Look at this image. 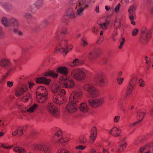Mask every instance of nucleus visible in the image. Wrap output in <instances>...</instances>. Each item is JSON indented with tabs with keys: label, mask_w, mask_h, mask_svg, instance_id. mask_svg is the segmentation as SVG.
Returning a JSON list of instances; mask_svg holds the SVG:
<instances>
[{
	"label": "nucleus",
	"mask_w": 153,
	"mask_h": 153,
	"mask_svg": "<svg viewBox=\"0 0 153 153\" xmlns=\"http://www.w3.org/2000/svg\"><path fill=\"white\" fill-rule=\"evenodd\" d=\"M86 71L83 68H79L72 70L70 76L61 77L59 84L61 86L69 88H72L75 86V82L71 78L79 82L84 80L86 76Z\"/></svg>",
	"instance_id": "1"
},
{
	"label": "nucleus",
	"mask_w": 153,
	"mask_h": 153,
	"mask_svg": "<svg viewBox=\"0 0 153 153\" xmlns=\"http://www.w3.org/2000/svg\"><path fill=\"white\" fill-rule=\"evenodd\" d=\"M52 91L54 94L53 95V101L56 104L60 105L65 102V95L66 92L64 89H62L59 85L54 84L51 88Z\"/></svg>",
	"instance_id": "2"
},
{
	"label": "nucleus",
	"mask_w": 153,
	"mask_h": 153,
	"mask_svg": "<svg viewBox=\"0 0 153 153\" xmlns=\"http://www.w3.org/2000/svg\"><path fill=\"white\" fill-rule=\"evenodd\" d=\"M69 4L74 5L77 9L76 15L80 16L83 15L84 10L88 7L86 0H71Z\"/></svg>",
	"instance_id": "3"
},
{
	"label": "nucleus",
	"mask_w": 153,
	"mask_h": 153,
	"mask_svg": "<svg viewBox=\"0 0 153 153\" xmlns=\"http://www.w3.org/2000/svg\"><path fill=\"white\" fill-rule=\"evenodd\" d=\"M130 80L129 82L128 90V94L131 93L133 89L135 87L138 80L140 87H143L145 85L144 81L142 79H138V76L137 75L132 74L130 75Z\"/></svg>",
	"instance_id": "4"
},
{
	"label": "nucleus",
	"mask_w": 153,
	"mask_h": 153,
	"mask_svg": "<svg viewBox=\"0 0 153 153\" xmlns=\"http://www.w3.org/2000/svg\"><path fill=\"white\" fill-rule=\"evenodd\" d=\"M48 92L44 87L40 86L38 88L36 93V100L39 103H42L47 100Z\"/></svg>",
	"instance_id": "5"
},
{
	"label": "nucleus",
	"mask_w": 153,
	"mask_h": 153,
	"mask_svg": "<svg viewBox=\"0 0 153 153\" xmlns=\"http://www.w3.org/2000/svg\"><path fill=\"white\" fill-rule=\"evenodd\" d=\"M67 43L66 40H62L59 42L58 46L56 48V51L59 52L64 53L65 55L73 48L72 45H70L68 47H67Z\"/></svg>",
	"instance_id": "6"
},
{
	"label": "nucleus",
	"mask_w": 153,
	"mask_h": 153,
	"mask_svg": "<svg viewBox=\"0 0 153 153\" xmlns=\"http://www.w3.org/2000/svg\"><path fill=\"white\" fill-rule=\"evenodd\" d=\"M83 88L89 92L90 96L92 98H96L99 96L98 91L94 86L89 84H85L83 86Z\"/></svg>",
	"instance_id": "7"
},
{
	"label": "nucleus",
	"mask_w": 153,
	"mask_h": 153,
	"mask_svg": "<svg viewBox=\"0 0 153 153\" xmlns=\"http://www.w3.org/2000/svg\"><path fill=\"white\" fill-rule=\"evenodd\" d=\"M52 146L50 144H36L34 146V148L36 150L42 151L45 153H51L52 151Z\"/></svg>",
	"instance_id": "8"
},
{
	"label": "nucleus",
	"mask_w": 153,
	"mask_h": 153,
	"mask_svg": "<svg viewBox=\"0 0 153 153\" xmlns=\"http://www.w3.org/2000/svg\"><path fill=\"white\" fill-rule=\"evenodd\" d=\"M47 109L51 114L55 117H58L60 115L58 109L52 103H49L47 106Z\"/></svg>",
	"instance_id": "9"
},
{
	"label": "nucleus",
	"mask_w": 153,
	"mask_h": 153,
	"mask_svg": "<svg viewBox=\"0 0 153 153\" xmlns=\"http://www.w3.org/2000/svg\"><path fill=\"white\" fill-rule=\"evenodd\" d=\"M104 101V98L101 97L94 100H88V103L91 106L96 108L102 105Z\"/></svg>",
	"instance_id": "10"
},
{
	"label": "nucleus",
	"mask_w": 153,
	"mask_h": 153,
	"mask_svg": "<svg viewBox=\"0 0 153 153\" xmlns=\"http://www.w3.org/2000/svg\"><path fill=\"white\" fill-rule=\"evenodd\" d=\"M146 113V111H143L142 110H140L138 111L137 116V121L134 123L129 124L128 125L129 128L130 129L132 128L136 125L141 122L144 118Z\"/></svg>",
	"instance_id": "11"
},
{
	"label": "nucleus",
	"mask_w": 153,
	"mask_h": 153,
	"mask_svg": "<svg viewBox=\"0 0 153 153\" xmlns=\"http://www.w3.org/2000/svg\"><path fill=\"white\" fill-rule=\"evenodd\" d=\"M54 138L55 139L58 138V141L61 143H65L70 140V139L68 137H66L65 135H62V133L59 129H57V131L55 134Z\"/></svg>",
	"instance_id": "12"
},
{
	"label": "nucleus",
	"mask_w": 153,
	"mask_h": 153,
	"mask_svg": "<svg viewBox=\"0 0 153 153\" xmlns=\"http://www.w3.org/2000/svg\"><path fill=\"white\" fill-rule=\"evenodd\" d=\"M82 95V93L81 92L73 91L70 96V101L77 103L80 100Z\"/></svg>",
	"instance_id": "13"
},
{
	"label": "nucleus",
	"mask_w": 153,
	"mask_h": 153,
	"mask_svg": "<svg viewBox=\"0 0 153 153\" xmlns=\"http://www.w3.org/2000/svg\"><path fill=\"white\" fill-rule=\"evenodd\" d=\"M142 36L140 39V42L145 44L148 41L151 36V34L149 30L145 28H143L141 30Z\"/></svg>",
	"instance_id": "14"
},
{
	"label": "nucleus",
	"mask_w": 153,
	"mask_h": 153,
	"mask_svg": "<svg viewBox=\"0 0 153 153\" xmlns=\"http://www.w3.org/2000/svg\"><path fill=\"white\" fill-rule=\"evenodd\" d=\"M76 15L74 13V11L71 8H68L66 14L64 15L63 17L62 22H65L69 18H74L75 17Z\"/></svg>",
	"instance_id": "15"
},
{
	"label": "nucleus",
	"mask_w": 153,
	"mask_h": 153,
	"mask_svg": "<svg viewBox=\"0 0 153 153\" xmlns=\"http://www.w3.org/2000/svg\"><path fill=\"white\" fill-rule=\"evenodd\" d=\"M77 103L70 101L66 106L65 108L67 111L70 113H73L76 112L77 109Z\"/></svg>",
	"instance_id": "16"
},
{
	"label": "nucleus",
	"mask_w": 153,
	"mask_h": 153,
	"mask_svg": "<svg viewBox=\"0 0 153 153\" xmlns=\"http://www.w3.org/2000/svg\"><path fill=\"white\" fill-rule=\"evenodd\" d=\"M94 79L96 83L101 86H102L105 83L104 75L101 72L97 73L94 76Z\"/></svg>",
	"instance_id": "17"
},
{
	"label": "nucleus",
	"mask_w": 153,
	"mask_h": 153,
	"mask_svg": "<svg viewBox=\"0 0 153 153\" xmlns=\"http://www.w3.org/2000/svg\"><path fill=\"white\" fill-rule=\"evenodd\" d=\"M19 26V22L17 20L13 18L9 19L8 29L9 30H13L15 29L18 28Z\"/></svg>",
	"instance_id": "18"
},
{
	"label": "nucleus",
	"mask_w": 153,
	"mask_h": 153,
	"mask_svg": "<svg viewBox=\"0 0 153 153\" xmlns=\"http://www.w3.org/2000/svg\"><path fill=\"white\" fill-rule=\"evenodd\" d=\"M99 50L98 48H95L92 51L89 52L88 55V58L91 61H92L95 58H97L100 56Z\"/></svg>",
	"instance_id": "19"
},
{
	"label": "nucleus",
	"mask_w": 153,
	"mask_h": 153,
	"mask_svg": "<svg viewBox=\"0 0 153 153\" xmlns=\"http://www.w3.org/2000/svg\"><path fill=\"white\" fill-rule=\"evenodd\" d=\"M43 4L42 0H37L34 4L30 6L31 11L32 12H35Z\"/></svg>",
	"instance_id": "20"
},
{
	"label": "nucleus",
	"mask_w": 153,
	"mask_h": 153,
	"mask_svg": "<svg viewBox=\"0 0 153 153\" xmlns=\"http://www.w3.org/2000/svg\"><path fill=\"white\" fill-rule=\"evenodd\" d=\"M38 105L36 104H34L29 108L27 109L21 110L20 111L24 115H26V113L29 114L32 113L36 110L38 108Z\"/></svg>",
	"instance_id": "21"
},
{
	"label": "nucleus",
	"mask_w": 153,
	"mask_h": 153,
	"mask_svg": "<svg viewBox=\"0 0 153 153\" xmlns=\"http://www.w3.org/2000/svg\"><path fill=\"white\" fill-rule=\"evenodd\" d=\"M28 89L27 85L25 84L18 88L16 91V95L17 96L21 95L23 93L26 92Z\"/></svg>",
	"instance_id": "22"
},
{
	"label": "nucleus",
	"mask_w": 153,
	"mask_h": 153,
	"mask_svg": "<svg viewBox=\"0 0 153 153\" xmlns=\"http://www.w3.org/2000/svg\"><path fill=\"white\" fill-rule=\"evenodd\" d=\"M56 72L61 74L63 75L61 77H65V76H68L67 75L68 73V70L66 67H60L58 68Z\"/></svg>",
	"instance_id": "23"
},
{
	"label": "nucleus",
	"mask_w": 153,
	"mask_h": 153,
	"mask_svg": "<svg viewBox=\"0 0 153 153\" xmlns=\"http://www.w3.org/2000/svg\"><path fill=\"white\" fill-rule=\"evenodd\" d=\"M22 59L21 58L13 59V62L14 65L12 67V68L10 69H9L8 72H10L13 70H15L17 67H19V68L20 69L19 65Z\"/></svg>",
	"instance_id": "24"
},
{
	"label": "nucleus",
	"mask_w": 153,
	"mask_h": 153,
	"mask_svg": "<svg viewBox=\"0 0 153 153\" xmlns=\"http://www.w3.org/2000/svg\"><path fill=\"white\" fill-rule=\"evenodd\" d=\"M11 65V62L5 58H3L0 60V66L5 68L10 67Z\"/></svg>",
	"instance_id": "25"
},
{
	"label": "nucleus",
	"mask_w": 153,
	"mask_h": 153,
	"mask_svg": "<svg viewBox=\"0 0 153 153\" xmlns=\"http://www.w3.org/2000/svg\"><path fill=\"white\" fill-rule=\"evenodd\" d=\"M121 130L119 128L116 127H114L109 131V132L111 135L115 137H119L120 136V132Z\"/></svg>",
	"instance_id": "26"
},
{
	"label": "nucleus",
	"mask_w": 153,
	"mask_h": 153,
	"mask_svg": "<svg viewBox=\"0 0 153 153\" xmlns=\"http://www.w3.org/2000/svg\"><path fill=\"white\" fill-rule=\"evenodd\" d=\"M23 130L22 127H19L13 130L12 134L13 136H16L18 134L19 136H20L23 134Z\"/></svg>",
	"instance_id": "27"
},
{
	"label": "nucleus",
	"mask_w": 153,
	"mask_h": 153,
	"mask_svg": "<svg viewBox=\"0 0 153 153\" xmlns=\"http://www.w3.org/2000/svg\"><path fill=\"white\" fill-rule=\"evenodd\" d=\"M36 81L37 83H44L47 85L50 83L51 80L50 79H47L45 77H42L36 78Z\"/></svg>",
	"instance_id": "28"
},
{
	"label": "nucleus",
	"mask_w": 153,
	"mask_h": 153,
	"mask_svg": "<svg viewBox=\"0 0 153 153\" xmlns=\"http://www.w3.org/2000/svg\"><path fill=\"white\" fill-rule=\"evenodd\" d=\"M97 129L95 127L93 128L91 130L90 136V143H93L96 139L97 136Z\"/></svg>",
	"instance_id": "29"
},
{
	"label": "nucleus",
	"mask_w": 153,
	"mask_h": 153,
	"mask_svg": "<svg viewBox=\"0 0 153 153\" xmlns=\"http://www.w3.org/2000/svg\"><path fill=\"white\" fill-rule=\"evenodd\" d=\"M0 5L4 9L7 10H11L13 9L12 5L10 3L0 2Z\"/></svg>",
	"instance_id": "30"
},
{
	"label": "nucleus",
	"mask_w": 153,
	"mask_h": 153,
	"mask_svg": "<svg viewBox=\"0 0 153 153\" xmlns=\"http://www.w3.org/2000/svg\"><path fill=\"white\" fill-rule=\"evenodd\" d=\"M79 109L81 111L84 113H87L89 110L88 106L85 103H82L79 106Z\"/></svg>",
	"instance_id": "31"
},
{
	"label": "nucleus",
	"mask_w": 153,
	"mask_h": 153,
	"mask_svg": "<svg viewBox=\"0 0 153 153\" xmlns=\"http://www.w3.org/2000/svg\"><path fill=\"white\" fill-rule=\"evenodd\" d=\"M1 22L4 27H8L9 26V19H8L6 17H2L1 19Z\"/></svg>",
	"instance_id": "32"
},
{
	"label": "nucleus",
	"mask_w": 153,
	"mask_h": 153,
	"mask_svg": "<svg viewBox=\"0 0 153 153\" xmlns=\"http://www.w3.org/2000/svg\"><path fill=\"white\" fill-rule=\"evenodd\" d=\"M151 145L150 144L148 143L146 145L141 147L138 151V153H143L145 150L148 149L150 147Z\"/></svg>",
	"instance_id": "33"
},
{
	"label": "nucleus",
	"mask_w": 153,
	"mask_h": 153,
	"mask_svg": "<svg viewBox=\"0 0 153 153\" xmlns=\"http://www.w3.org/2000/svg\"><path fill=\"white\" fill-rule=\"evenodd\" d=\"M109 25V22L108 20H106L105 22H103L100 24L101 28L104 30H105L107 29Z\"/></svg>",
	"instance_id": "34"
},
{
	"label": "nucleus",
	"mask_w": 153,
	"mask_h": 153,
	"mask_svg": "<svg viewBox=\"0 0 153 153\" xmlns=\"http://www.w3.org/2000/svg\"><path fill=\"white\" fill-rule=\"evenodd\" d=\"M59 32L62 34H66L68 33V31L65 28H63L61 29L59 28L56 32V36Z\"/></svg>",
	"instance_id": "35"
},
{
	"label": "nucleus",
	"mask_w": 153,
	"mask_h": 153,
	"mask_svg": "<svg viewBox=\"0 0 153 153\" xmlns=\"http://www.w3.org/2000/svg\"><path fill=\"white\" fill-rule=\"evenodd\" d=\"M14 150L16 152H18L19 153H26V152L23 148L16 147L14 148Z\"/></svg>",
	"instance_id": "36"
},
{
	"label": "nucleus",
	"mask_w": 153,
	"mask_h": 153,
	"mask_svg": "<svg viewBox=\"0 0 153 153\" xmlns=\"http://www.w3.org/2000/svg\"><path fill=\"white\" fill-rule=\"evenodd\" d=\"M121 26V22H120V19H115V22L114 24V29H115V27H117V30L118 28H120Z\"/></svg>",
	"instance_id": "37"
},
{
	"label": "nucleus",
	"mask_w": 153,
	"mask_h": 153,
	"mask_svg": "<svg viewBox=\"0 0 153 153\" xmlns=\"http://www.w3.org/2000/svg\"><path fill=\"white\" fill-rule=\"evenodd\" d=\"M48 75L54 78H57L59 76L58 74L52 71H49Z\"/></svg>",
	"instance_id": "38"
},
{
	"label": "nucleus",
	"mask_w": 153,
	"mask_h": 153,
	"mask_svg": "<svg viewBox=\"0 0 153 153\" xmlns=\"http://www.w3.org/2000/svg\"><path fill=\"white\" fill-rule=\"evenodd\" d=\"M30 94L25 95L22 97V102H27L29 99L30 98Z\"/></svg>",
	"instance_id": "39"
},
{
	"label": "nucleus",
	"mask_w": 153,
	"mask_h": 153,
	"mask_svg": "<svg viewBox=\"0 0 153 153\" xmlns=\"http://www.w3.org/2000/svg\"><path fill=\"white\" fill-rule=\"evenodd\" d=\"M123 99L121 98H119L118 99V105L120 108H122L123 107Z\"/></svg>",
	"instance_id": "40"
},
{
	"label": "nucleus",
	"mask_w": 153,
	"mask_h": 153,
	"mask_svg": "<svg viewBox=\"0 0 153 153\" xmlns=\"http://www.w3.org/2000/svg\"><path fill=\"white\" fill-rule=\"evenodd\" d=\"M112 33V37L113 38V39L114 40H115V39H114V37L118 35V32L117 30V27H115V29Z\"/></svg>",
	"instance_id": "41"
},
{
	"label": "nucleus",
	"mask_w": 153,
	"mask_h": 153,
	"mask_svg": "<svg viewBox=\"0 0 153 153\" xmlns=\"http://www.w3.org/2000/svg\"><path fill=\"white\" fill-rule=\"evenodd\" d=\"M116 80L118 84L119 85H121L123 83L124 79L122 77H117Z\"/></svg>",
	"instance_id": "42"
},
{
	"label": "nucleus",
	"mask_w": 153,
	"mask_h": 153,
	"mask_svg": "<svg viewBox=\"0 0 153 153\" xmlns=\"http://www.w3.org/2000/svg\"><path fill=\"white\" fill-rule=\"evenodd\" d=\"M57 153H70L68 150L63 148L59 149Z\"/></svg>",
	"instance_id": "43"
},
{
	"label": "nucleus",
	"mask_w": 153,
	"mask_h": 153,
	"mask_svg": "<svg viewBox=\"0 0 153 153\" xmlns=\"http://www.w3.org/2000/svg\"><path fill=\"white\" fill-rule=\"evenodd\" d=\"M78 59H74L72 62V64L71 65V67H75L78 66Z\"/></svg>",
	"instance_id": "44"
},
{
	"label": "nucleus",
	"mask_w": 153,
	"mask_h": 153,
	"mask_svg": "<svg viewBox=\"0 0 153 153\" xmlns=\"http://www.w3.org/2000/svg\"><path fill=\"white\" fill-rule=\"evenodd\" d=\"M79 141L81 143H83L86 141V139L84 136H81L79 138Z\"/></svg>",
	"instance_id": "45"
},
{
	"label": "nucleus",
	"mask_w": 153,
	"mask_h": 153,
	"mask_svg": "<svg viewBox=\"0 0 153 153\" xmlns=\"http://www.w3.org/2000/svg\"><path fill=\"white\" fill-rule=\"evenodd\" d=\"M136 9L132 5L130 7V8L128 10V12L130 14H132L133 12Z\"/></svg>",
	"instance_id": "46"
},
{
	"label": "nucleus",
	"mask_w": 153,
	"mask_h": 153,
	"mask_svg": "<svg viewBox=\"0 0 153 153\" xmlns=\"http://www.w3.org/2000/svg\"><path fill=\"white\" fill-rule=\"evenodd\" d=\"M111 151L112 152H120L121 151L120 148H117L116 146H115V147H114L112 149H111Z\"/></svg>",
	"instance_id": "47"
},
{
	"label": "nucleus",
	"mask_w": 153,
	"mask_h": 153,
	"mask_svg": "<svg viewBox=\"0 0 153 153\" xmlns=\"http://www.w3.org/2000/svg\"><path fill=\"white\" fill-rule=\"evenodd\" d=\"M82 44L83 46L85 47L88 45L85 38H82L81 39Z\"/></svg>",
	"instance_id": "48"
},
{
	"label": "nucleus",
	"mask_w": 153,
	"mask_h": 153,
	"mask_svg": "<svg viewBox=\"0 0 153 153\" xmlns=\"http://www.w3.org/2000/svg\"><path fill=\"white\" fill-rule=\"evenodd\" d=\"M17 29L18 28L15 29L13 30V32L18 34L20 36H22V33L21 31L18 30Z\"/></svg>",
	"instance_id": "49"
},
{
	"label": "nucleus",
	"mask_w": 153,
	"mask_h": 153,
	"mask_svg": "<svg viewBox=\"0 0 153 153\" xmlns=\"http://www.w3.org/2000/svg\"><path fill=\"white\" fill-rule=\"evenodd\" d=\"M125 41V38L123 37L122 38V40L120 42V45L119 46V49H121L122 48V46L123 45Z\"/></svg>",
	"instance_id": "50"
},
{
	"label": "nucleus",
	"mask_w": 153,
	"mask_h": 153,
	"mask_svg": "<svg viewBox=\"0 0 153 153\" xmlns=\"http://www.w3.org/2000/svg\"><path fill=\"white\" fill-rule=\"evenodd\" d=\"M120 4H118L117 5V6L116 7L115 9V10H114V11L115 13H117L119 12V9H120Z\"/></svg>",
	"instance_id": "51"
},
{
	"label": "nucleus",
	"mask_w": 153,
	"mask_h": 153,
	"mask_svg": "<svg viewBox=\"0 0 153 153\" xmlns=\"http://www.w3.org/2000/svg\"><path fill=\"white\" fill-rule=\"evenodd\" d=\"M25 17L26 19H30L31 18L32 16L29 13H27L25 15Z\"/></svg>",
	"instance_id": "52"
},
{
	"label": "nucleus",
	"mask_w": 153,
	"mask_h": 153,
	"mask_svg": "<svg viewBox=\"0 0 153 153\" xmlns=\"http://www.w3.org/2000/svg\"><path fill=\"white\" fill-rule=\"evenodd\" d=\"M138 32V30L137 29H134L132 32V35L133 36H136Z\"/></svg>",
	"instance_id": "53"
},
{
	"label": "nucleus",
	"mask_w": 153,
	"mask_h": 153,
	"mask_svg": "<svg viewBox=\"0 0 153 153\" xmlns=\"http://www.w3.org/2000/svg\"><path fill=\"white\" fill-rule=\"evenodd\" d=\"M4 125L3 122L0 120V128L2 131L4 128Z\"/></svg>",
	"instance_id": "54"
},
{
	"label": "nucleus",
	"mask_w": 153,
	"mask_h": 153,
	"mask_svg": "<svg viewBox=\"0 0 153 153\" xmlns=\"http://www.w3.org/2000/svg\"><path fill=\"white\" fill-rule=\"evenodd\" d=\"M85 148V146L80 145L78 146H76V149H81V150H83Z\"/></svg>",
	"instance_id": "55"
},
{
	"label": "nucleus",
	"mask_w": 153,
	"mask_h": 153,
	"mask_svg": "<svg viewBox=\"0 0 153 153\" xmlns=\"http://www.w3.org/2000/svg\"><path fill=\"white\" fill-rule=\"evenodd\" d=\"M13 82L11 81H7V86L9 88L12 87L13 85Z\"/></svg>",
	"instance_id": "56"
},
{
	"label": "nucleus",
	"mask_w": 153,
	"mask_h": 153,
	"mask_svg": "<svg viewBox=\"0 0 153 153\" xmlns=\"http://www.w3.org/2000/svg\"><path fill=\"white\" fill-rule=\"evenodd\" d=\"M107 60L108 58L106 57L102 58V64L104 65L105 64L107 63Z\"/></svg>",
	"instance_id": "57"
},
{
	"label": "nucleus",
	"mask_w": 153,
	"mask_h": 153,
	"mask_svg": "<svg viewBox=\"0 0 153 153\" xmlns=\"http://www.w3.org/2000/svg\"><path fill=\"white\" fill-rule=\"evenodd\" d=\"M120 117L119 116H117L114 117V121L115 123L118 122L120 120Z\"/></svg>",
	"instance_id": "58"
},
{
	"label": "nucleus",
	"mask_w": 153,
	"mask_h": 153,
	"mask_svg": "<svg viewBox=\"0 0 153 153\" xmlns=\"http://www.w3.org/2000/svg\"><path fill=\"white\" fill-rule=\"evenodd\" d=\"M42 24L44 25L45 26H46L49 24V22L48 20H45L43 22Z\"/></svg>",
	"instance_id": "59"
},
{
	"label": "nucleus",
	"mask_w": 153,
	"mask_h": 153,
	"mask_svg": "<svg viewBox=\"0 0 153 153\" xmlns=\"http://www.w3.org/2000/svg\"><path fill=\"white\" fill-rule=\"evenodd\" d=\"M1 146L4 148L6 149H10L11 148V146H7L5 145L4 144H1Z\"/></svg>",
	"instance_id": "60"
},
{
	"label": "nucleus",
	"mask_w": 153,
	"mask_h": 153,
	"mask_svg": "<svg viewBox=\"0 0 153 153\" xmlns=\"http://www.w3.org/2000/svg\"><path fill=\"white\" fill-rule=\"evenodd\" d=\"M126 145V142H125L124 143H123L120 145V147L122 149H123L125 148Z\"/></svg>",
	"instance_id": "61"
},
{
	"label": "nucleus",
	"mask_w": 153,
	"mask_h": 153,
	"mask_svg": "<svg viewBox=\"0 0 153 153\" xmlns=\"http://www.w3.org/2000/svg\"><path fill=\"white\" fill-rule=\"evenodd\" d=\"M78 66L82 65L84 63V61L81 59H78Z\"/></svg>",
	"instance_id": "62"
},
{
	"label": "nucleus",
	"mask_w": 153,
	"mask_h": 153,
	"mask_svg": "<svg viewBox=\"0 0 153 153\" xmlns=\"http://www.w3.org/2000/svg\"><path fill=\"white\" fill-rule=\"evenodd\" d=\"M8 74L7 73L5 75L3 76H2V80H1V82H3V81H4L5 80L6 77L7 76Z\"/></svg>",
	"instance_id": "63"
},
{
	"label": "nucleus",
	"mask_w": 153,
	"mask_h": 153,
	"mask_svg": "<svg viewBox=\"0 0 153 153\" xmlns=\"http://www.w3.org/2000/svg\"><path fill=\"white\" fill-rule=\"evenodd\" d=\"M123 74V72L121 71H119L118 73V75L117 77H121V76Z\"/></svg>",
	"instance_id": "64"
}]
</instances>
